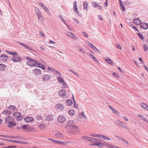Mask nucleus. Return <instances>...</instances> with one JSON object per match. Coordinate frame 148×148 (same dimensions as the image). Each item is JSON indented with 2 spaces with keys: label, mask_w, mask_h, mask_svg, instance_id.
<instances>
[{
  "label": "nucleus",
  "mask_w": 148,
  "mask_h": 148,
  "mask_svg": "<svg viewBox=\"0 0 148 148\" xmlns=\"http://www.w3.org/2000/svg\"><path fill=\"white\" fill-rule=\"evenodd\" d=\"M67 127L69 129H73L74 127V121L73 120H70L67 122Z\"/></svg>",
  "instance_id": "obj_1"
},
{
  "label": "nucleus",
  "mask_w": 148,
  "mask_h": 148,
  "mask_svg": "<svg viewBox=\"0 0 148 148\" xmlns=\"http://www.w3.org/2000/svg\"><path fill=\"white\" fill-rule=\"evenodd\" d=\"M32 61H28L27 62V65L30 66H38V63L34 59Z\"/></svg>",
  "instance_id": "obj_2"
},
{
  "label": "nucleus",
  "mask_w": 148,
  "mask_h": 148,
  "mask_svg": "<svg viewBox=\"0 0 148 148\" xmlns=\"http://www.w3.org/2000/svg\"><path fill=\"white\" fill-rule=\"evenodd\" d=\"M21 113L19 112H15L13 113V116L17 118V120H21L22 119V117L21 116Z\"/></svg>",
  "instance_id": "obj_3"
},
{
  "label": "nucleus",
  "mask_w": 148,
  "mask_h": 148,
  "mask_svg": "<svg viewBox=\"0 0 148 148\" xmlns=\"http://www.w3.org/2000/svg\"><path fill=\"white\" fill-rule=\"evenodd\" d=\"M66 117L63 115H61L57 118L58 121L60 123H63L66 121Z\"/></svg>",
  "instance_id": "obj_4"
},
{
  "label": "nucleus",
  "mask_w": 148,
  "mask_h": 148,
  "mask_svg": "<svg viewBox=\"0 0 148 148\" xmlns=\"http://www.w3.org/2000/svg\"><path fill=\"white\" fill-rule=\"evenodd\" d=\"M87 43L88 45L91 48H92L94 50L98 53L100 52V50L98 49L95 46H94L90 42H87Z\"/></svg>",
  "instance_id": "obj_5"
},
{
  "label": "nucleus",
  "mask_w": 148,
  "mask_h": 148,
  "mask_svg": "<svg viewBox=\"0 0 148 148\" xmlns=\"http://www.w3.org/2000/svg\"><path fill=\"white\" fill-rule=\"evenodd\" d=\"M21 58L19 56H13L12 57V60L14 62H16L20 61Z\"/></svg>",
  "instance_id": "obj_6"
},
{
  "label": "nucleus",
  "mask_w": 148,
  "mask_h": 148,
  "mask_svg": "<svg viewBox=\"0 0 148 148\" xmlns=\"http://www.w3.org/2000/svg\"><path fill=\"white\" fill-rule=\"evenodd\" d=\"M24 120L26 122L30 123L33 121L34 120V119L32 117H27L24 118Z\"/></svg>",
  "instance_id": "obj_7"
},
{
  "label": "nucleus",
  "mask_w": 148,
  "mask_h": 148,
  "mask_svg": "<svg viewBox=\"0 0 148 148\" xmlns=\"http://www.w3.org/2000/svg\"><path fill=\"white\" fill-rule=\"evenodd\" d=\"M141 27L143 29H146L148 28V24L145 23H142L140 24Z\"/></svg>",
  "instance_id": "obj_8"
},
{
  "label": "nucleus",
  "mask_w": 148,
  "mask_h": 148,
  "mask_svg": "<svg viewBox=\"0 0 148 148\" xmlns=\"http://www.w3.org/2000/svg\"><path fill=\"white\" fill-rule=\"evenodd\" d=\"M8 59V56L2 54L0 56V59L3 61H6Z\"/></svg>",
  "instance_id": "obj_9"
},
{
  "label": "nucleus",
  "mask_w": 148,
  "mask_h": 148,
  "mask_svg": "<svg viewBox=\"0 0 148 148\" xmlns=\"http://www.w3.org/2000/svg\"><path fill=\"white\" fill-rule=\"evenodd\" d=\"M36 13L38 16V18L39 20H41L42 17H41V12L38 9H36Z\"/></svg>",
  "instance_id": "obj_10"
},
{
  "label": "nucleus",
  "mask_w": 148,
  "mask_h": 148,
  "mask_svg": "<svg viewBox=\"0 0 148 148\" xmlns=\"http://www.w3.org/2000/svg\"><path fill=\"white\" fill-rule=\"evenodd\" d=\"M56 108L59 110H62L64 109V107L61 104H58L56 106Z\"/></svg>",
  "instance_id": "obj_11"
},
{
  "label": "nucleus",
  "mask_w": 148,
  "mask_h": 148,
  "mask_svg": "<svg viewBox=\"0 0 148 148\" xmlns=\"http://www.w3.org/2000/svg\"><path fill=\"white\" fill-rule=\"evenodd\" d=\"M14 119L11 116H8L6 118L5 121L7 123H10V121H13Z\"/></svg>",
  "instance_id": "obj_12"
},
{
  "label": "nucleus",
  "mask_w": 148,
  "mask_h": 148,
  "mask_svg": "<svg viewBox=\"0 0 148 148\" xmlns=\"http://www.w3.org/2000/svg\"><path fill=\"white\" fill-rule=\"evenodd\" d=\"M133 23L137 25H139L141 23V21L139 18H136L134 19Z\"/></svg>",
  "instance_id": "obj_13"
},
{
  "label": "nucleus",
  "mask_w": 148,
  "mask_h": 148,
  "mask_svg": "<svg viewBox=\"0 0 148 148\" xmlns=\"http://www.w3.org/2000/svg\"><path fill=\"white\" fill-rule=\"evenodd\" d=\"M83 9L84 10L88 11V3L86 1H85L83 4Z\"/></svg>",
  "instance_id": "obj_14"
},
{
  "label": "nucleus",
  "mask_w": 148,
  "mask_h": 148,
  "mask_svg": "<svg viewBox=\"0 0 148 148\" xmlns=\"http://www.w3.org/2000/svg\"><path fill=\"white\" fill-rule=\"evenodd\" d=\"M75 12H76L77 15L80 17H81L82 16V14L80 13V12H79L77 10L76 3L75 4Z\"/></svg>",
  "instance_id": "obj_15"
},
{
  "label": "nucleus",
  "mask_w": 148,
  "mask_h": 148,
  "mask_svg": "<svg viewBox=\"0 0 148 148\" xmlns=\"http://www.w3.org/2000/svg\"><path fill=\"white\" fill-rule=\"evenodd\" d=\"M42 79L44 81L49 80L50 79V76L48 75H43Z\"/></svg>",
  "instance_id": "obj_16"
},
{
  "label": "nucleus",
  "mask_w": 148,
  "mask_h": 148,
  "mask_svg": "<svg viewBox=\"0 0 148 148\" xmlns=\"http://www.w3.org/2000/svg\"><path fill=\"white\" fill-rule=\"evenodd\" d=\"M79 116L81 118H84L86 119H87L86 116L85 115L83 111L79 113L78 114Z\"/></svg>",
  "instance_id": "obj_17"
},
{
  "label": "nucleus",
  "mask_w": 148,
  "mask_h": 148,
  "mask_svg": "<svg viewBox=\"0 0 148 148\" xmlns=\"http://www.w3.org/2000/svg\"><path fill=\"white\" fill-rule=\"evenodd\" d=\"M59 95L62 96H64L66 94V91L65 90L62 89L60 90L58 92Z\"/></svg>",
  "instance_id": "obj_18"
},
{
  "label": "nucleus",
  "mask_w": 148,
  "mask_h": 148,
  "mask_svg": "<svg viewBox=\"0 0 148 148\" xmlns=\"http://www.w3.org/2000/svg\"><path fill=\"white\" fill-rule=\"evenodd\" d=\"M40 5L43 9L46 11L47 12H49V9L46 6L43 4L42 3H40Z\"/></svg>",
  "instance_id": "obj_19"
},
{
  "label": "nucleus",
  "mask_w": 148,
  "mask_h": 148,
  "mask_svg": "<svg viewBox=\"0 0 148 148\" xmlns=\"http://www.w3.org/2000/svg\"><path fill=\"white\" fill-rule=\"evenodd\" d=\"M9 125H8V126L10 128H12L13 126H15L16 125V123L13 122V121H10V123H8Z\"/></svg>",
  "instance_id": "obj_20"
},
{
  "label": "nucleus",
  "mask_w": 148,
  "mask_h": 148,
  "mask_svg": "<svg viewBox=\"0 0 148 148\" xmlns=\"http://www.w3.org/2000/svg\"><path fill=\"white\" fill-rule=\"evenodd\" d=\"M33 71H34V73L37 74H41V71L40 69H34L33 70Z\"/></svg>",
  "instance_id": "obj_21"
},
{
  "label": "nucleus",
  "mask_w": 148,
  "mask_h": 148,
  "mask_svg": "<svg viewBox=\"0 0 148 148\" xmlns=\"http://www.w3.org/2000/svg\"><path fill=\"white\" fill-rule=\"evenodd\" d=\"M55 135L56 137L58 138H63V134L60 132L56 133Z\"/></svg>",
  "instance_id": "obj_22"
},
{
  "label": "nucleus",
  "mask_w": 148,
  "mask_h": 148,
  "mask_svg": "<svg viewBox=\"0 0 148 148\" xmlns=\"http://www.w3.org/2000/svg\"><path fill=\"white\" fill-rule=\"evenodd\" d=\"M46 119H47L48 121H51L53 119V116L50 115H46Z\"/></svg>",
  "instance_id": "obj_23"
},
{
  "label": "nucleus",
  "mask_w": 148,
  "mask_h": 148,
  "mask_svg": "<svg viewBox=\"0 0 148 148\" xmlns=\"http://www.w3.org/2000/svg\"><path fill=\"white\" fill-rule=\"evenodd\" d=\"M93 145L97 146L99 147H101L102 146L103 144L102 143L99 142V141H97L96 142H94V143H93Z\"/></svg>",
  "instance_id": "obj_24"
},
{
  "label": "nucleus",
  "mask_w": 148,
  "mask_h": 148,
  "mask_svg": "<svg viewBox=\"0 0 148 148\" xmlns=\"http://www.w3.org/2000/svg\"><path fill=\"white\" fill-rule=\"evenodd\" d=\"M80 132V129L79 127L75 125V133L78 134Z\"/></svg>",
  "instance_id": "obj_25"
},
{
  "label": "nucleus",
  "mask_w": 148,
  "mask_h": 148,
  "mask_svg": "<svg viewBox=\"0 0 148 148\" xmlns=\"http://www.w3.org/2000/svg\"><path fill=\"white\" fill-rule=\"evenodd\" d=\"M83 139H85L86 141L90 142V140H91V137H89L85 136H84L82 137Z\"/></svg>",
  "instance_id": "obj_26"
},
{
  "label": "nucleus",
  "mask_w": 148,
  "mask_h": 148,
  "mask_svg": "<svg viewBox=\"0 0 148 148\" xmlns=\"http://www.w3.org/2000/svg\"><path fill=\"white\" fill-rule=\"evenodd\" d=\"M66 103L68 105L71 106L73 104V101L72 100L70 99H68L66 100Z\"/></svg>",
  "instance_id": "obj_27"
},
{
  "label": "nucleus",
  "mask_w": 148,
  "mask_h": 148,
  "mask_svg": "<svg viewBox=\"0 0 148 148\" xmlns=\"http://www.w3.org/2000/svg\"><path fill=\"white\" fill-rule=\"evenodd\" d=\"M3 114H5L6 116H8L11 114V112L8 110H5L3 111Z\"/></svg>",
  "instance_id": "obj_28"
},
{
  "label": "nucleus",
  "mask_w": 148,
  "mask_h": 148,
  "mask_svg": "<svg viewBox=\"0 0 148 148\" xmlns=\"http://www.w3.org/2000/svg\"><path fill=\"white\" fill-rule=\"evenodd\" d=\"M109 107L112 110L113 112L115 114H118L119 112L116 111L111 106H109Z\"/></svg>",
  "instance_id": "obj_29"
},
{
  "label": "nucleus",
  "mask_w": 148,
  "mask_h": 148,
  "mask_svg": "<svg viewBox=\"0 0 148 148\" xmlns=\"http://www.w3.org/2000/svg\"><path fill=\"white\" fill-rule=\"evenodd\" d=\"M5 65L3 64H0V71L4 70L5 69Z\"/></svg>",
  "instance_id": "obj_30"
},
{
  "label": "nucleus",
  "mask_w": 148,
  "mask_h": 148,
  "mask_svg": "<svg viewBox=\"0 0 148 148\" xmlns=\"http://www.w3.org/2000/svg\"><path fill=\"white\" fill-rule=\"evenodd\" d=\"M57 144L59 145H67V143L66 141L62 142L58 141Z\"/></svg>",
  "instance_id": "obj_31"
},
{
  "label": "nucleus",
  "mask_w": 148,
  "mask_h": 148,
  "mask_svg": "<svg viewBox=\"0 0 148 148\" xmlns=\"http://www.w3.org/2000/svg\"><path fill=\"white\" fill-rule=\"evenodd\" d=\"M105 60L106 62L109 63L110 64H112L113 63V62L108 57H107L106 58Z\"/></svg>",
  "instance_id": "obj_32"
},
{
  "label": "nucleus",
  "mask_w": 148,
  "mask_h": 148,
  "mask_svg": "<svg viewBox=\"0 0 148 148\" xmlns=\"http://www.w3.org/2000/svg\"><path fill=\"white\" fill-rule=\"evenodd\" d=\"M116 122V124L118 126H124L123 124H124V123L123 122H121L119 121H117Z\"/></svg>",
  "instance_id": "obj_33"
},
{
  "label": "nucleus",
  "mask_w": 148,
  "mask_h": 148,
  "mask_svg": "<svg viewBox=\"0 0 148 148\" xmlns=\"http://www.w3.org/2000/svg\"><path fill=\"white\" fill-rule=\"evenodd\" d=\"M120 5L121 7V9L123 10L124 11L125 10V7L124 6L121 0H119Z\"/></svg>",
  "instance_id": "obj_34"
},
{
  "label": "nucleus",
  "mask_w": 148,
  "mask_h": 148,
  "mask_svg": "<svg viewBox=\"0 0 148 148\" xmlns=\"http://www.w3.org/2000/svg\"><path fill=\"white\" fill-rule=\"evenodd\" d=\"M90 139L91 140H90V142H94H94H96L97 141H100V140L99 139L91 137Z\"/></svg>",
  "instance_id": "obj_35"
},
{
  "label": "nucleus",
  "mask_w": 148,
  "mask_h": 148,
  "mask_svg": "<svg viewBox=\"0 0 148 148\" xmlns=\"http://www.w3.org/2000/svg\"><path fill=\"white\" fill-rule=\"evenodd\" d=\"M0 140H6V141H8L9 142H13L14 143L17 142V140H13L7 139L3 138H1L0 139Z\"/></svg>",
  "instance_id": "obj_36"
},
{
  "label": "nucleus",
  "mask_w": 148,
  "mask_h": 148,
  "mask_svg": "<svg viewBox=\"0 0 148 148\" xmlns=\"http://www.w3.org/2000/svg\"><path fill=\"white\" fill-rule=\"evenodd\" d=\"M102 136V138L101 139H103V140H110V139L109 137L105 135H101Z\"/></svg>",
  "instance_id": "obj_37"
},
{
  "label": "nucleus",
  "mask_w": 148,
  "mask_h": 148,
  "mask_svg": "<svg viewBox=\"0 0 148 148\" xmlns=\"http://www.w3.org/2000/svg\"><path fill=\"white\" fill-rule=\"evenodd\" d=\"M143 46L145 51H146L148 50V46L147 44H143Z\"/></svg>",
  "instance_id": "obj_38"
},
{
  "label": "nucleus",
  "mask_w": 148,
  "mask_h": 148,
  "mask_svg": "<svg viewBox=\"0 0 148 148\" xmlns=\"http://www.w3.org/2000/svg\"><path fill=\"white\" fill-rule=\"evenodd\" d=\"M58 80L60 83H62L64 82L63 79L60 76H58Z\"/></svg>",
  "instance_id": "obj_39"
},
{
  "label": "nucleus",
  "mask_w": 148,
  "mask_h": 148,
  "mask_svg": "<svg viewBox=\"0 0 148 148\" xmlns=\"http://www.w3.org/2000/svg\"><path fill=\"white\" fill-rule=\"evenodd\" d=\"M68 113L70 115H73L74 114V111L73 110H70L68 111Z\"/></svg>",
  "instance_id": "obj_40"
},
{
  "label": "nucleus",
  "mask_w": 148,
  "mask_h": 148,
  "mask_svg": "<svg viewBox=\"0 0 148 148\" xmlns=\"http://www.w3.org/2000/svg\"><path fill=\"white\" fill-rule=\"evenodd\" d=\"M67 34L68 36L74 39V35L71 32H68L67 33Z\"/></svg>",
  "instance_id": "obj_41"
},
{
  "label": "nucleus",
  "mask_w": 148,
  "mask_h": 148,
  "mask_svg": "<svg viewBox=\"0 0 148 148\" xmlns=\"http://www.w3.org/2000/svg\"><path fill=\"white\" fill-rule=\"evenodd\" d=\"M39 66V67L41 68L42 69L44 70L45 69V66L42 65V64H41L40 63H38V66Z\"/></svg>",
  "instance_id": "obj_42"
},
{
  "label": "nucleus",
  "mask_w": 148,
  "mask_h": 148,
  "mask_svg": "<svg viewBox=\"0 0 148 148\" xmlns=\"http://www.w3.org/2000/svg\"><path fill=\"white\" fill-rule=\"evenodd\" d=\"M47 139L48 140H50L51 141H52V142H54V143H56V144H57L58 143V140H55V139H51V138H48Z\"/></svg>",
  "instance_id": "obj_43"
},
{
  "label": "nucleus",
  "mask_w": 148,
  "mask_h": 148,
  "mask_svg": "<svg viewBox=\"0 0 148 148\" xmlns=\"http://www.w3.org/2000/svg\"><path fill=\"white\" fill-rule=\"evenodd\" d=\"M91 58L93 59L95 61H97L98 62V60L96 59L95 57L92 54H89Z\"/></svg>",
  "instance_id": "obj_44"
},
{
  "label": "nucleus",
  "mask_w": 148,
  "mask_h": 148,
  "mask_svg": "<svg viewBox=\"0 0 148 148\" xmlns=\"http://www.w3.org/2000/svg\"><path fill=\"white\" fill-rule=\"evenodd\" d=\"M77 50L78 51L82 53H86V52L84 49H77Z\"/></svg>",
  "instance_id": "obj_45"
},
{
  "label": "nucleus",
  "mask_w": 148,
  "mask_h": 148,
  "mask_svg": "<svg viewBox=\"0 0 148 148\" xmlns=\"http://www.w3.org/2000/svg\"><path fill=\"white\" fill-rule=\"evenodd\" d=\"M138 116L140 119H141L144 120L145 121H147V119L145 118L142 115L138 114Z\"/></svg>",
  "instance_id": "obj_46"
},
{
  "label": "nucleus",
  "mask_w": 148,
  "mask_h": 148,
  "mask_svg": "<svg viewBox=\"0 0 148 148\" xmlns=\"http://www.w3.org/2000/svg\"><path fill=\"white\" fill-rule=\"evenodd\" d=\"M141 106L144 109H145L147 107V105L144 103H141Z\"/></svg>",
  "instance_id": "obj_47"
},
{
  "label": "nucleus",
  "mask_w": 148,
  "mask_h": 148,
  "mask_svg": "<svg viewBox=\"0 0 148 148\" xmlns=\"http://www.w3.org/2000/svg\"><path fill=\"white\" fill-rule=\"evenodd\" d=\"M92 5L93 8H96L97 7V4L94 1H92Z\"/></svg>",
  "instance_id": "obj_48"
},
{
  "label": "nucleus",
  "mask_w": 148,
  "mask_h": 148,
  "mask_svg": "<svg viewBox=\"0 0 148 148\" xmlns=\"http://www.w3.org/2000/svg\"><path fill=\"white\" fill-rule=\"evenodd\" d=\"M20 143V144H27L28 143V142L25 141H17V142Z\"/></svg>",
  "instance_id": "obj_49"
},
{
  "label": "nucleus",
  "mask_w": 148,
  "mask_h": 148,
  "mask_svg": "<svg viewBox=\"0 0 148 148\" xmlns=\"http://www.w3.org/2000/svg\"><path fill=\"white\" fill-rule=\"evenodd\" d=\"M138 35L139 37L142 40L144 39V37L143 35L140 34L139 33H138Z\"/></svg>",
  "instance_id": "obj_50"
},
{
  "label": "nucleus",
  "mask_w": 148,
  "mask_h": 148,
  "mask_svg": "<svg viewBox=\"0 0 148 148\" xmlns=\"http://www.w3.org/2000/svg\"><path fill=\"white\" fill-rule=\"evenodd\" d=\"M18 43L22 45L23 47H25V49L26 47H27V45L23 43L20 42H18Z\"/></svg>",
  "instance_id": "obj_51"
},
{
  "label": "nucleus",
  "mask_w": 148,
  "mask_h": 148,
  "mask_svg": "<svg viewBox=\"0 0 148 148\" xmlns=\"http://www.w3.org/2000/svg\"><path fill=\"white\" fill-rule=\"evenodd\" d=\"M12 138H14V139H22L23 138V137H21L17 136H12Z\"/></svg>",
  "instance_id": "obj_52"
},
{
  "label": "nucleus",
  "mask_w": 148,
  "mask_h": 148,
  "mask_svg": "<svg viewBox=\"0 0 148 148\" xmlns=\"http://www.w3.org/2000/svg\"><path fill=\"white\" fill-rule=\"evenodd\" d=\"M36 119L38 121L42 120V117L41 116H37L36 117Z\"/></svg>",
  "instance_id": "obj_53"
},
{
  "label": "nucleus",
  "mask_w": 148,
  "mask_h": 148,
  "mask_svg": "<svg viewBox=\"0 0 148 148\" xmlns=\"http://www.w3.org/2000/svg\"><path fill=\"white\" fill-rule=\"evenodd\" d=\"M27 126L26 125H24L22 126V129L23 130H25L27 129Z\"/></svg>",
  "instance_id": "obj_54"
},
{
  "label": "nucleus",
  "mask_w": 148,
  "mask_h": 148,
  "mask_svg": "<svg viewBox=\"0 0 148 148\" xmlns=\"http://www.w3.org/2000/svg\"><path fill=\"white\" fill-rule=\"evenodd\" d=\"M9 109H10L12 110H14L15 109V107L13 106H10L9 107H8Z\"/></svg>",
  "instance_id": "obj_55"
},
{
  "label": "nucleus",
  "mask_w": 148,
  "mask_h": 148,
  "mask_svg": "<svg viewBox=\"0 0 148 148\" xmlns=\"http://www.w3.org/2000/svg\"><path fill=\"white\" fill-rule=\"evenodd\" d=\"M62 83V87L63 88H66L67 87V85L64 82H63Z\"/></svg>",
  "instance_id": "obj_56"
},
{
  "label": "nucleus",
  "mask_w": 148,
  "mask_h": 148,
  "mask_svg": "<svg viewBox=\"0 0 148 148\" xmlns=\"http://www.w3.org/2000/svg\"><path fill=\"white\" fill-rule=\"evenodd\" d=\"M116 46L117 48L119 49H122V48L121 46H120L119 44H116Z\"/></svg>",
  "instance_id": "obj_57"
},
{
  "label": "nucleus",
  "mask_w": 148,
  "mask_h": 148,
  "mask_svg": "<svg viewBox=\"0 0 148 148\" xmlns=\"http://www.w3.org/2000/svg\"><path fill=\"white\" fill-rule=\"evenodd\" d=\"M97 7L98 9L99 10H101L102 9V7L101 5H99V3L97 4Z\"/></svg>",
  "instance_id": "obj_58"
},
{
  "label": "nucleus",
  "mask_w": 148,
  "mask_h": 148,
  "mask_svg": "<svg viewBox=\"0 0 148 148\" xmlns=\"http://www.w3.org/2000/svg\"><path fill=\"white\" fill-rule=\"evenodd\" d=\"M39 127L41 129H44L45 127V126L44 124H41L39 125Z\"/></svg>",
  "instance_id": "obj_59"
},
{
  "label": "nucleus",
  "mask_w": 148,
  "mask_h": 148,
  "mask_svg": "<svg viewBox=\"0 0 148 148\" xmlns=\"http://www.w3.org/2000/svg\"><path fill=\"white\" fill-rule=\"evenodd\" d=\"M95 137L101 139L102 138V136L100 134H95Z\"/></svg>",
  "instance_id": "obj_60"
},
{
  "label": "nucleus",
  "mask_w": 148,
  "mask_h": 148,
  "mask_svg": "<svg viewBox=\"0 0 148 148\" xmlns=\"http://www.w3.org/2000/svg\"><path fill=\"white\" fill-rule=\"evenodd\" d=\"M82 33L84 35V36L86 37L87 38H88V36L87 34L86 33V32H82Z\"/></svg>",
  "instance_id": "obj_61"
},
{
  "label": "nucleus",
  "mask_w": 148,
  "mask_h": 148,
  "mask_svg": "<svg viewBox=\"0 0 148 148\" xmlns=\"http://www.w3.org/2000/svg\"><path fill=\"white\" fill-rule=\"evenodd\" d=\"M16 147L15 146H8L5 147H3L2 148H15Z\"/></svg>",
  "instance_id": "obj_62"
},
{
  "label": "nucleus",
  "mask_w": 148,
  "mask_h": 148,
  "mask_svg": "<svg viewBox=\"0 0 148 148\" xmlns=\"http://www.w3.org/2000/svg\"><path fill=\"white\" fill-rule=\"evenodd\" d=\"M26 49L29 51H34L33 49H32L30 47L28 46L27 45V47H26Z\"/></svg>",
  "instance_id": "obj_63"
},
{
  "label": "nucleus",
  "mask_w": 148,
  "mask_h": 148,
  "mask_svg": "<svg viewBox=\"0 0 148 148\" xmlns=\"http://www.w3.org/2000/svg\"><path fill=\"white\" fill-rule=\"evenodd\" d=\"M40 35V36L42 37H44L45 36V35L43 32L40 31L39 32Z\"/></svg>",
  "instance_id": "obj_64"
}]
</instances>
